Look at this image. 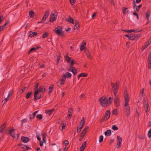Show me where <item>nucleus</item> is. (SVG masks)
Listing matches in <instances>:
<instances>
[{
  "mask_svg": "<svg viewBox=\"0 0 151 151\" xmlns=\"http://www.w3.org/2000/svg\"><path fill=\"white\" fill-rule=\"evenodd\" d=\"M142 30H138L137 31L134 29H130L128 30H122V31H125L127 33H130L133 32H141Z\"/></svg>",
  "mask_w": 151,
  "mask_h": 151,
  "instance_id": "14",
  "label": "nucleus"
},
{
  "mask_svg": "<svg viewBox=\"0 0 151 151\" xmlns=\"http://www.w3.org/2000/svg\"><path fill=\"white\" fill-rule=\"evenodd\" d=\"M12 92H10V93H9L8 94V95L7 97L8 98L10 97L11 96H12Z\"/></svg>",
  "mask_w": 151,
  "mask_h": 151,
  "instance_id": "64",
  "label": "nucleus"
},
{
  "mask_svg": "<svg viewBox=\"0 0 151 151\" xmlns=\"http://www.w3.org/2000/svg\"><path fill=\"white\" fill-rule=\"evenodd\" d=\"M86 43V42L83 41L82 42V45H80V50L81 51H82L85 48Z\"/></svg>",
  "mask_w": 151,
  "mask_h": 151,
  "instance_id": "15",
  "label": "nucleus"
},
{
  "mask_svg": "<svg viewBox=\"0 0 151 151\" xmlns=\"http://www.w3.org/2000/svg\"><path fill=\"white\" fill-rule=\"evenodd\" d=\"M87 144V142L86 141L84 142L82 144V145L80 147V151H83L86 147Z\"/></svg>",
  "mask_w": 151,
  "mask_h": 151,
  "instance_id": "13",
  "label": "nucleus"
},
{
  "mask_svg": "<svg viewBox=\"0 0 151 151\" xmlns=\"http://www.w3.org/2000/svg\"><path fill=\"white\" fill-rule=\"evenodd\" d=\"M35 115L33 113L32 115L30 116V119H33L35 118Z\"/></svg>",
  "mask_w": 151,
  "mask_h": 151,
  "instance_id": "50",
  "label": "nucleus"
},
{
  "mask_svg": "<svg viewBox=\"0 0 151 151\" xmlns=\"http://www.w3.org/2000/svg\"><path fill=\"white\" fill-rule=\"evenodd\" d=\"M144 107L145 108H146V113L148 112L149 111V109H148V108L149 107V105L148 104H146L144 105Z\"/></svg>",
  "mask_w": 151,
  "mask_h": 151,
  "instance_id": "32",
  "label": "nucleus"
},
{
  "mask_svg": "<svg viewBox=\"0 0 151 151\" xmlns=\"http://www.w3.org/2000/svg\"><path fill=\"white\" fill-rule=\"evenodd\" d=\"M64 74H65L66 78H70L71 77L72 74L71 73H69L68 72H67Z\"/></svg>",
  "mask_w": 151,
  "mask_h": 151,
  "instance_id": "34",
  "label": "nucleus"
},
{
  "mask_svg": "<svg viewBox=\"0 0 151 151\" xmlns=\"http://www.w3.org/2000/svg\"><path fill=\"white\" fill-rule=\"evenodd\" d=\"M66 78V75L63 74V75L62 76V77L61 78V80L65 81Z\"/></svg>",
  "mask_w": 151,
  "mask_h": 151,
  "instance_id": "43",
  "label": "nucleus"
},
{
  "mask_svg": "<svg viewBox=\"0 0 151 151\" xmlns=\"http://www.w3.org/2000/svg\"><path fill=\"white\" fill-rule=\"evenodd\" d=\"M4 19V18L3 16H0V24L2 22Z\"/></svg>",
  "mask_w": 151,
  "mask_h": 151,
  "instance_id": "54",
  "label": "nucleus"
},
{
  "mask_svg": "<svg viewBox=\"0 0 151 151\" xmlns=\"http://www.w3.org/2000/svg\"><path fill=\"white\" fill-rule=\"evenodd\" d=\"M65 58L68 63L70 64V68L68 69V70L72 72L75 76L77 74V69L75 67L73 66L74 64L77 63L73 59L68 56V55L65 56Z\"/></svg>",
  "mask_w": 151,
  "mask_h": 151,
  "instance_id": "1",
  "label": "nucleus"
},
{
  "mask_svg": "<svg viewBox=\"0 0 151 151\" xmlns=\"http://www.w3.org/2000/svg\"><path fill=\"white\" fill-rule=\"evenodd\" d=\"M85 51L87 56V58H88L91 59L92 57L89 51L88 50H85Z\"/></svg>",
  "mask_w": 151,
  "mask_h": 151,
  "instance_id": "21",
  "label": "nucleus"
},
{
  "mask_svg": "<svg viewBox=\"0 0 151 151\" xmlns=\"http://www.w3.org/2000/svg\"><path fill=\"white\" fill-rule=\"evenodd\" d=\"M48 35V34L47 32H45L44 34L42 35V38H45Z\"/></svg>",
  "mask_w": 151,
  "mask_h": 151,
  "instance_id": "47",
  "label": "nucleus"
},
{
  "mask_svg": "<svg viewBox=\"0 0 151 151\" xmlns=\"http://www.w3.org/2000/svg\"><path fill=\"white\" fill-rule=\"evenodd\" d=\"M123 13L124 14H126L128 12V10L127 8L123 7L122 8Z\"/></svg>",
  "mask_w": 151,
  "mask_h": 151,
  "instance_id": "22",
  "label": "nucleus"
},
{
  "mask_svg": "<svg viewBox=\"0 0 151 151\" xmlns=\"http://www.w3.org/2000/svg\"><path fill=\"white\" fill-rule=\"evenodd\" d=\"M26 88H23V89H21L19 90V92H20V93H23L24 91V90H25V89Z\"/></svg>",
  "mask_w": 151,
  "mask_h": 151,
  "instance_id": "51",
  "label": "nucleus"
},
{
  "mask_svg": "<svg viewBox=\"0 0 151 151\" xmlns=\"http://www.w3.org/2000/svg\"><path fill=\"white\" fill-rule=\"evenodd\" d=\"M37 118L40 120L42 118V116L41 114H38L36 116Z\"/></svg>",
  "mask_w": 151,
  "mask_h": 151,
  "instance_id": "41",
  "label": "nucleus"
},
{
  "mask_svg": "<svg viewBox=\"0 0 151 151\" xmlns=\"http://www.w3.org/2000/svg\"><path fill=\"white\" fill-rule=\"evenodd\" d=\"M111 113L110 111H107L105 112L103 117L100 120V122H103L107 120L110 116Z\"/></svg>",
  "mask_w": 151,
  "mask_h": 151,
  "instance_id": "5",
  "label": "nucleus"
},
{
  "mask_svg": "<svg viewBox=\"0 0 151 151\" xmlns=\"http://www.w3.org/2000/svg\"><path fill=\"white\" fill-rule=\"evenodd\" d=\"M22 141L23 142L26 143L29 141V139L28 137H21Z\"/></svg>",
  "mask_w": 151,
  "mask_h": 151,
  "instance_id": "18",
  "label": "nucleus"
},
{
  "mask_svg": "<svg viewBox=\"0 0 151 151\" xmlns=\"http://www.w3.org/2000/svg\"><path fill=\"white\" fill-rule=\"evenodd\" d=\"M49 12L48 10L45 11L44 15L43 16L44 17H46V18L49 16Z\"/></svg>",
  "mask_w": 151,
  "mask_h": 151,
  "instance_id": "36",
  "label": "nucleus"
},
{
  "mask_svg": "<svg viewBox=\"0 0 151 151\" xmlns=\"http://www.w3.org/2000/svg\"><path fill=\"white\" fill-rule=\"evenodd\" d=\"M117 139L116 148L119 149L121 146V142L122 140V138L119 136H117Z\"/></svg>",
  "mask_w": 151,
  "mask_h": 151,
  "instance_id": "8",
  "label": "nucleus"
},
{
  "mask_svg": "<svg viewBox=\"0 0 151 151\" xmlns=\"http://www.w3.org/2000/svg\"><path fill=\"white\" fill-rule=\"evenodd\" d=\"M150 44V43L149 41L146 42L145 43V45L142 46L141 49V50L142 51H143Z\"/></svg>",
  "mask_w": 151,
  "mask_h": 151,
  "instance_id": "16",
  "label": "nucleus"
},
{
  "mask_svg": "<svg viewBox=\"0 0 151 151\" xmlns=\"http://www.w3.org/2000/svg\"><path fill=\"white\" fill-rule=\"evenodd\" d=\"M148 136L149 138L151 137V129L149 130L148 132Z\"/></svg>",
  "mask_w": 151,
  "mask_h": 151,
  "instance_id": "45",
  "label": "nucleus"
},
{
  "mask_svg": "<svg viewBox=\"0 0 151 151\" xmlns=\"http://www.w3.org/2000/svg\"><path fill=\"white\" fill-rule=\"evenodd\" d=\"M31 95H32V92H29V93H27L26 95V98L27 99H28L29 98V97H30V96H31Z\"/></svg>",
  "mask_w": 151,
  "mask_h": 151,
  "instance_id": "38",
  "label": "nucleus"
},
{
  "mask_svg": "<svg viewBox=\"0 0 151 151\" xmlns=\"http://www.w3.org/2000/svg\"><path fill=\"white\" fill-rule=\"evenodd\" d=\"M76 0H70V1L71 4L73 5V4L76 2Z\"/></svg>",
  "mask_w": 151,
  "mask_h": 151,
  "instance_id": "53",
  "label": "nucleus"
},
{
  "mask_svg": "<svg viewBox=\"0 0 151 151\" xmlns=\"http://www.w3.org/2000/svg\"><path fill=\"white\" fill-rule=\"evenodd\" d=\"M23 149H25L27 150H28L30 149V148L27 146H24V147H22Z\"/></svg>",
  "mask_w": 151,
  "mask_h": 151,
  "instance_id": "52",
  "label": "nucleus"
},
{
  "mask_svg": "<svg viewBox=\"0 0 151 151\" xmlns=\"http://www.w3.org/2000/svg\"><path fill=\"white\" fill-rule=\"evenodd\" d=\"M45 91V89L44 88L42 87H40L38 90H36L34 93V101H35L37 100V95L39 92H44Z\"/></svg>",
  "mask_w": 151,
  "mask_h": 151,
  "instance_id": "7",
  "label": "nucleus"
},
{
  "mask_svg": "<svg viewBox=\"0 0 151 151\" xmlns=\"http://www.w3.org/2000/svg\"><path fill=\"white\" fill-rule=\"evenodd\" d=\"M85 121L84 119V117H83L82 119L81 120V121L80 122V124H81L82 126H84L85 124Z\"/></svg>",
  "mask_w": 151,
  "mask_h": 151,
  "instance_id": "33",
  "label": "nucleus"
},
{
  "mask_svg": "<svg viewBox=\"0 0 151 151\" xmlns=\"http://www.w3.org/2000/svg\"><path fill=\"white\" fill-rule=\"evenodd\" d=\"M14 129H12L11 130H10L9 131L10 134L14 138L16 137L15 134L13 133L14 131Z\"/></svg>",
  "mask_w": 151,
  "mask_h": 151,
  "instance_id": "17",
  "label": "nucleus"
},
{
  "mask_svg": "<svg viewBox=\"0 0 151 151\" xmlns=\"http://www.w3.org/2000/svg\"><path fill=\"white\" fill-rule=\"evenodd\" d=\"M46 17H43L42 19L41 20V22H38V23H40L41 22H43L46 20Z\"/></svg>",
  "mask_w": 151,
  "mask_h": 151,
  "instance_id": "46",
  "label": "nucleus"
},
{
  "mask_svg": "<svg viewBox=\"0 0 151 151\" xmlns=\"http://www.w3.org/2000/svg\"><path fill=\"white\" fill-rule=\"evenodd\" d=\"M112 129L114 130H117L118 129L116 125H113L112 127Z\"/></svg>",
  "mask_w": 151,
  "mask_h": 151,
  "instance_id": "44",
  "label": "nucleus"
},
{
  "mask_svg": "<svg viewBox=\"0 0 151 151\" xmlns=\"http://www.w3.org/2000/svg\"><path fill=\"white\" fill-rule=\"evenodd\" d=\"M124 36L125 37H127L129 38V39L130 40V38H131L130 37H131V35H124Z\"/></svg>",
  "mask_w": 151,
  "mask_h": 151,
  "instance_id": "58",
  "label": "nucleus"
},
{
  "mask_svg": "<svg viewBox=\"0 0 151 151\" xmlns=\"http://www.w3.org/2000/svg\"><path fill=\"white\" fill-rule=\"evenodd\" d=\"M103 138L104 137L102 135H101L100 136L99 139V142L100 143H101L103 142Z\"/></svg>",
  "mask_w": 151,
  "mask_h": 151,
  "instance_id": "42",
  "label": "nucleus"
},
{
  "mask_svg": "<svg viewBox=\"0 0 151 151\" xmlns=\"http://www.w3.org/2000/svg\"><path fill=\"white\" fill-rule=\"evenodd\" d=\"M73 110L72 108H69L68 109V114L67 118L70 119L71 118L72 114H73Z\"/></svg>",
  "mask_w": 151,
  "mask_h": 151,
  "instance_id": "9",
  "label": "nucleus"
},
{
  "mask_svg": "<svg viewBox=\"0 0 151 151\" xmlns=\"http://www.w3.org/2000/svg\"><path fill=\"white\" fill-rule=\"evenodd\" d=\"M64 144L65 145H67L68 144V141L67 140H65L64 142Z\"/></svg>",
  "mask_w": 151,
  "mask_h": 151,
  "instance_id": "61",
  "label": "nucleus"
},
{
  "mask_svg": "<svg viewBox=\"0 0 151 151\" xmlns=\"http://www.w3.org/2000/svg\"><path fill=\"white\" fill-rule=\"evenodd\" d=\"M9 22V21H7L2 26H3V27H4L6 25H7Z\"/></svg>",
  "mask_w": 151,
  "mask_h": 151,
  "instance_id": "60",
  "label": "nucleus"
},
{
  "mask_svg": "<svg viewBox=\"0 0 151 151\" xmlns=\"http://www.w3.org/2000/svg\"><path fill=\"white\" fill-rule=\"evenodd\" d=\"M58 15L57 12L55 11H54L52 12L50 14V18L49 21L52 22L55 20Z\"/></svg>",
  "mask_w": 151,
  "mask_h": 151,
  "instance_id": "4",
  "label": "nucleus"
},
{
  "mask_svg": "<svg viewBox=\"0 0 151 151\" xmlns=\"http://www.w3.org/2000/svg\"><path fill=\"white\" fill-rule=\"evenodd\" d=\"M145 16L146 17L147 19H149V17L150 16V11L149 10H148L145 13Z\"/></svg>",
  "mask_w": 151,
  "mask_h": 151,
  "instance_id": "31",
  "label": "nucleus"
},
{
  "mask_svg": "<svg viewBox=\"0 0 151 151\" xmlns=\"http://www.w3.org/2000/svg\"><path fill=\"white\" fill-rule=\"evenodd\" d=\"M111 85L112 88V91L114 93V96L116 95L119 88L118 83L116 82L115 83H111Z\"/></svg>",
  "mask_w": 151,
  "mask_h": 151,
  "instance_id": "3",
  "label": "nucleus"
},
{
  "mask_svg": "<svg viewBox=\"0 0 151 151\" xmlns=\"http://www.w3.org/2000/svg\"><path fill=\"white\" fill-rule=\"evenodd\" d=\"M5 125L6 124L4 123L0 127V133H1L3 132L5 128Z\"/></svg>",
  "mask_w": 151,
  "mask_h": 151,
  "instance_id": "29",
  "label": "nucleus"
},
{
  "mask_svg": "<svg viewBox=\"0 0 151 151\" xmlns=\"http://www.w3.org/2000/svg\"><path fill=\"white\" fill-rule=\"evenodd\" d=\"M129 97L128 94L127 93H125L124 95V101L125 102H129Z\"/></svg>",
  "mask_w": 151,
  "mask_h": 151,
  "instance_id": "27",
  "label": "nucleus"
},
{
  "mask_svg": "<svg viewBox=\"0 0 151 151\" xmlns=\"http://www.w3.org/2000/svg\"><path fill=\"white\" fill-rule=\"evenodd\" d=\"M39 84L37 83L35 85V88H34L35 90H36L37 89L38 87V86Z\"/></svg>",
  "mask_w": 151,
  "mask_h": 151,
  "instance_id": "62",
  "label": "nucleus"
},
{
  "mask_svg": "<svg viewBox=\"0 0 151 151\" xmlns=\"http://www.w3.org/2000/svg\"><path fill=\"white\" fill-rule=\"evenodd\" d=\"M112 114L114 115H116L117 114V110L116 109L114 110L112 112Z\"/></svg>",
  "mask_w": 151,
  "mask_h": 151,
  "instance_id": "48",
  "label": "nucleus"
},
{
  "mask_svg": "<svg viewBox=\"0 0 151 151\" xmlns=\"http://www.w3.org/2000/svg\"><path fill=\"white\" fill-rule=\"evenodd\" d=\"M29 15L30 17H33L34 15V12L32 11L29 12Z\"/></svg>",
  "mask_w": 151,
  "mask_h": 151,
  "instance_id": "40",
  "label": "nucleus"
},
{
  "mask_svg": "<svg viewBox=\"0 0 151 151\" xmlns=\"http://www.w3.org/2000/svg\"><path fill=\"white\" fill-rule=\"evenodd\" d=\"M80 28V25L79 22L77 21L75 22L74 29L75 30H78Z\"/></svg>",
  "mask_w": 151,
  "mask_h": 151,
  "instance_id": "20",
  "label": "nucleus"
},
{
  "mask_svg": "<svg viewBox=\"0 0 151 151\" xmlns=\"http://www.w3.org/2000/svg\"><path fill=\"white\" fill-rule=\"evenodd\" d=\"M140 36V35L135 34L134 35H131L130 40H137L138 37Z\"/></svg>",
  "mask_w": 151,
  "mask_h": 151,
  "instance_id": "12",
  "label": "nucleus"
},
{
  "mask_svg": "<svg viewBox=\"0 0 151 151\" xmlns=\"http://www.w3.org/2000/svg\"><path fill=\"white\" fill-rule=\"evenodd\" d=\"M60 54H59L58 55V56L57 58V64H58L59 62L60 59Z\"/></svg>",
  "mask_w": 151,
  "mask_h": 151,
  "instance_id": "39",
  "label": "nucleus"
},
{
  "mask_svg": "<svg viewBox=\"0 0 151 151\" xmlns=\"http://www.w3.org/2000/svg\"><path fill=\"white\" fill-rule=\"evenodd\" d=\"M54 109H53L51 110H46L45 111V113L48 114L49 116L51 115L52 113L54 111Z\"/></svg>",
  "mask_w": 151,
  "mask_h": 151,
  "instance_id": "25",
  "label": "nucleus"
},
{
  "mask_svg": "<svg viewBox=\"0 0 151 151\" xmlns=\"http://www.w3.org/2000/svg\"><path fill=\"white\" fill-rule=\"evenodd\" d=\"M148 68L150 69L151 68V52H150L148 57Z\"/></svg>",
  "mask_w": 151,
  "mask_h": 151,
  "instance_id": "11",
  "label": "nucleus"
},
{
  "mask_svg": "<svg viewBox=\"0 0 151 151\" xmlns=\"http://www.w3.org/2000/svg\"><path fill=\"white\" fill-rule=\"evenodd\" d=\"M114 101L116 105L117 106L119 107L120 106V104L119 101V98L116 95V96H114Z\"/></svg>",
  "mask_w": 151,
  "mask_h": 151,
  "instance_id": "10",
  "label": "nucleus"
},
{
  "mask_svg": "<svg viewBox=\"0 0 151 151\" xmlns=\"http://www.w3.org/2000/svg\"><path fill=\"white\" fill-rule=\"evenodd\" d=\"M37 33L35 32H32L31 31L29 32V36L30 37H33L37 35Z\"/></svg>",
  "mask_w": 151,
  "mask_h": 151,
  "instance_id": "28",
  "label": "nucleus"
},
{
  "mask_svg": "<svg viewBox=\"0 0 151 151\" xmlns=\"http://www.w3.org/2000/svg\"><path fill=\"white\" fill-rule=\"evenodd\" d=\"M124 109L125 112H126L127 114V116H129L130 113V108L129 106L125 107Z\"/></svg>",
  "mask_w": 151,
  "mask_h": 151,
  "instance_id": "19",
  "label": "nucleus"
},
{
  "mask_svg": "<svg viewBox=\"0 0 151 151\" xmlns=\"http://www.w3.org/2000/svg\"><path fill=\"white\" fill-rule=\"evenodd\" d=\"M111 133V131L110 130H109L105 132L104 134L106 136H110Z\"/></svg>",
  "mask_w": 151,
  "mask_h": 151,
  "instance_id": "30",
  "label": "nucleus"
},
{
  "mask_svg": "<svg viewBox=\"0 0 151 151\" xmlns=\"http://www.w3.org/2000/svg\"><path fill=\"white\" fill-rule=\"evenodd\" d=\"M99 102L101 105L103 107H106L111 104L110 101L105 97L102 96L99 99Z\"/></svg>",
  "mask_w": 151,
  "mask_h": 151,
  "instance_id": "2",
  "label": "nucleus"
},
{
  "mask_svg": "<svg viewBox=\"0 0 151 151\" xmlns=\"http://www.w3.org/2000/svg\"><path fill=\"white\" fill-rule=\"evenodd\" d=\"M133 14L134 15H135V16H137V19H139V17L138 16V14L136 12H134L133 13Z\"/></svg>",
  "mask_w": 151,
  "mask_h": 151,
  "instance_id": "55",
  "label": "nucleus"
},
{
  "mask_svg": "<svg viewBox=\"0 0 151 151\" xmlns=\"http://www.w3.org/2000/svg\"><path fill=\"white\" fill-rule=\"evenodd\" d=\"M65 82V81L60 80V83L61 85H62L64 84Z\"/></svg>",
  "mask_w": 151,
  "mask_h": 151,
  "instance_id": "59",
  "label": "nucleus"
},
{
  "mask_svg": "<svg viewBox=\"0 0 151 151\" xmlns=\"http://www.w3.org/2000/svg\"><path fill=\"white\" fill-rule=\"evenodd\" d=\"M38 49V47H32L29 50V53H30L31 52H32L33 51H35L37 49Z\"/></svg>",
  "mask_w": 151,
  "mask_h": 151,
  "instance_id": "35",
  "label": "nucleus"
},
{
  "mask_svg": "<svg viewBox=\"0 0 151 151\" xmlns=\"http://www.w3.org/2000/svg\"><path fill=\"white\" fill-rule=\"evenodd\" d=\"M63 126L62 127V130L64 129H65V128L66 126V124L65 123H62Z\"/></svg>",
  "mask_w": 151,
  "mask_h": 151,
  "instance_id": "49",
  "label": "nucleus"
},
{
  "mask_svg": "<svg viewBox=\"0 0 151 151\" xmlns=\"http://www.w3.org/2000/svg\"><path fill=\"white\" fill-rule=\"evenodd\" d=\"M144 93V88H142L140 91V94L142 95H142Z\"/></svg>",
  "mask_w": 151,
  "mask_h": 151,
  "instance_id": "56",
  "label": "nucleus"
},
{
  "mask_svg": "<svg viewBox=\"0 0 151 151\" xmlns=\"http://www.w3.org/2000/svg\"><path fill=\"white\" fill-rule=\"evenodd\" d=\"M54 85H51L49 88V93H50L52 91Z\"/></svg>",
  "mask_w": 151,
  "mask_h": 151,
  "instance_id": "37",
  "label": "nucleus"
},
{
  "mask_svg": "<svg viewBox=\"0 0 151 151\" xmlns=\"http://www.w3.org/2000/svg\"><path fill=\"white\" fill-rule=\"evenodd\" d=\"M87 76H88V74L87 73H81L78 76V79H79V78H80L81 76L85 77H86Z\"/></svg>",
  "mask_w": 151,
  "mask_h": 151,
  "instance_id": "26",
  "label": "nucleus"
},
{
  "mask_svg": "<svg viewBox=\"0 0 151 151\" xmlns=\"http://www.w3.org/2000/svg\"><path fill=\"white\" fill-rule=\"evenodd\" d=\"M27 121V119H24L22 120V122L23 123L26 122Z\"/></svg>",
  "mask_w": 151,
  "mask_h": 151,
  "instance_id": "63",
  "label": "nucleus"
},
{
  "mask_svg": "<svg viewBox=\"0 0 151 151\" xmlns=\"http://www.w3.org/2000/svg\"><path fill=\"white\" fill-rule=\"evenodd\" d=\"M62 27H58L56 28L54 30L56 33L60 36H63L64 35V33L62 32Z\"/></svg>",
  "mask_w": 151,
  "mask_h": 151,
  "instance_id": "6",
  "label": "nucleus"
},
{
  "mask_svg": "<svg viewBox=\"0 0 151 151\" xmlns=\"http://www.w3.org/2000/svg\"><path fill=\"white\" fill-rule=\"evenodd\" d=\"M110 2L111 4L113 5H114V2L113 0H108Z\"/></svg>",
  "mask_w": 151,
  "mask_h": 151,
  "instance_id": "57",
  "label": "nucleus"
},
{
  "mask_svg": "<svg viewBox=\"0 0 151 151\" xmlns=\"http://www.w3.org/2000/svg\"><path fill=\"white\" fill-rule=\"evenodd\" d=\"M136 2V1H134V4L133 8L134 9V11L136 12H138L139 9V8L137 7V6L136 5L135 3Z\"/></svg>",
  "mask_w": 151,
  "mask_h": 151,
  "instance_id": "24",
  "label": "nucleus"
},
{
  "mask_svg": "<svg viewBox=\"0 0 151 151\" xmlns=\"http://www.w3.org/2000/svg\"><path fill=\"white\" fill-rule=\"evenodd\" d=\"M66 21L69 22L70 23L73 24H74V20L70 16H69L68 18L66 19Z\"/></svg>",
  "mask_w": 151,
  "mask_h": 151,
  "instance_id": "23",
  "label": "nucleus"
}]
</instances>
